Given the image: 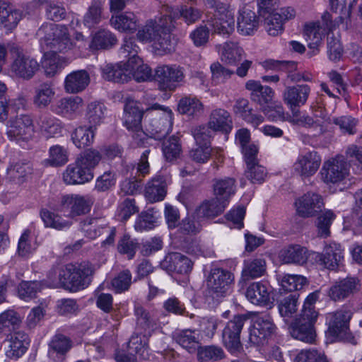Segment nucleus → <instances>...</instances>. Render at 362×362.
<instances>
[{"label":"nucleus","instance_id":"nucleus-6","mask_svg":"<svg viewBox=\"0 0 362 362\" xmlns=\"http://www.w3.org/2000/svg\"><path fill=\"white\" fill-rule=\"evenodd\" d=\"M248 317L245 315H238L229 320L222 331V341L226 349L233 354L243 351L240 341V334Z\"/></svg>","mask_w":362,"mask_h":362},{"label":"nucleus","instance_id":"nucleus-19","mask_svg":"<svg viewBox=\"0 0 362 362\" xmlns=\"http://www.w3.org/2000/svg\"><path fill=\"white\" fill-rule=\"evenodd\" d=\"M316 320L309 315L303 316V313H300L290 326L291 334L297 339L312 343L315 337L314 324Z\"/></svg>","mask_w":362,"mask_h":362},{"label":"nucleus","instance_id":"nucleus-37","mask_svg":"<svg viewBox=\"0 0 362 362\" xmlns=\"http://www.w3.org/2000/svg\"><path fill=\"white\" fill-rule=\"evenodd\" d=\"M51 50L46 52L43 57L42 67L47 76L52 77L55 76L58 71L64 67L68 63L66 58L59 56L57 53Z\"/></svg>","mask_w":362,"mask_h":362},{"label":"nucleus","instance_id":"nucleus-54","mask_svg":"<svg viewBox=\"0 0 362 362\" xmlns=\"http://www.w3.org/2000/svg\"><path fill=\"white\" fill-rule=\"evenodd\" d=\"M134 313L136 317V325L139 327L149 330L153 329L156 325L157 320L143 306L136 305L134 307Z\"/></svg>","mask_w":362,"mask_h":362},{"label":"nucleus","instance_id":"nucleus-26","mask_svg":"<svg viewBox=\"0 0 362 362\" xmlns=\"http://www.w3.org/2000/svg\"><path fill=\"white\" fill-rule=\"evenodd\" d=\"M271 288L262 282L251 284L246 291V297L252 304L269 305L271 303Z\"/></svg>","mask_w":362,"mask_h":362},{"label":"nucleus","instance_id":"nucleus-38","mask_svg":"<svg viewBox=\"0 0 362 362\" xmlns=\"http://www.w3.org/2000/svg\"><path fill=\"white\" fill-rule=\"evenodd\" d=\"M258 24V19L254 11H243L238 18V31L243 35H252L257 29Z\"/></svg>","mask_w":362,"mask_h":362},{"label":"nucleus","instance_id":"nucleus-25","mask_svg":"<svg viewBox=\"0 0 362 362\" xmlns=\"http://www.w3.org/2000/svg\"><path fill=\"white\" fill-rule=\"evenodd\" d=\"M93 177V173L85 169L76 160L75 163L69 165L63 173V180L66 185H83Z\"/></svg>","mask_w":362,"mask_h":362},{"label":"nucleus","instance_id":"nucleus-51","mask_svg":"<svg viewBox=\"0 0 362 362\" xmlns=\"http://www.w3.org/2000/svg\"><path fill=\"white\" fill-rule=\"evenodd\" d=\"M147 341L145 336L141 337L138 334L132 336L127 346V349L130 351V355L136 358V356L145 358L148 349Z\"/></svg>","mask_w":362,"mask_h":362},{"label":"nucleus","instance_id":"nucleus-18","mask_svg":"<svg viewBox=\"0 0 362 362\" xmlns=\"http://www.w3.org/2000/svg\"><path fill=\"white\" fill-rule=\"evenodd\" d=\"M298 214L303 218L315 216L322 211L324 206L322 197L315 192H308L295 202Z\"/></svg>","mask_w":362,"mask_h":362},{"label":"nucleus","instance_id":"nucleus-28","mask_svg":"<svg viewBox=\"0 0 362 362\" xmlns=\"http://www.w3.org/2000/svg\"><path fill=\"white\" fill-rule=\"evenodd\" d=\"M103 77L115 83L127 82L131 79V69L127 62L115 65L107 64L103 69Z\"/></svg>","mask_w":362,"mask_h":362},{"label":"nucleus","instance_id":"nucleus-33","mask_svg":"<svg viewBox=\"0 0 362 362\" xmlns=\"http://www.w3.org/2000/svg\"><path fill=\"white\" fill-rule=\"evenodd\" d=\"M232 119L229 112L223 109L213 110L209 117L208 125L209 128L216 132L228 133L232 129Z\"/></svg>","mask_w":362,"mask_h":362},{"label":"nucleus","instance_id":"nucleus-64","mask_svg":"<svg viewBox=\"0 0 362 362\" xmlns=\"http://www.w3.org/2000/svg\"><path fill=\"white\" fill-rule=\"evenodd\" d=\"M245 175L252 183L261 184L264 181L267 173L264 167L255 163L247 167Z\"/></svg>","mask_w":362,"mask_h":362},{"label":"nucleus","instance_id":"nucleus-16","mask_svg":"<svg viewBox=\"0 0 362 362\" xmlns=\"http://www.w3.org/2000/svg\"><path fill=\"white\" fill-rule=\"evenodd\" d=\"M11 69L17 77L29 80L39 71L40 64L35 59L17 51Z\"/></svg>","mask_w":362,"mask_h":362},{"label":"nucleus","instance_id":"nucleus-57","mask_svg":"<svg viewBox=\"0 0 362 362\" xmlns=\"http://www.w3.org/2000/svg\"><path fill=\"white\" fill-rule=\"evenodd\" d=\"M202 229L201 218L197 216L196 212L185 218L180 224L179 230L181 233L189 235H195Z\"/></svg>","mask_w":362,"mask_h":362},{"label":"nucleus","instance_id":"nucleus-41","mask_svg":"<svg viewBox=\"0 0 362 362\" xmlns=\"http://www.w3.org/2000/svg\"><path fill=\"white\" fill-rule=\"evenodd\" d=\"M137 18L133 13L127 12L112 16L111 25L117 30L122 32L133 33L137 28Z\"/></svg>","mask_w":362,"mask_h":362},{"label":"nucleus","instance_id":"nucleus-17","mask_svg":"<svg viewBox=\"0 0 362 362\" xmlns=\"http://www.w3.org/2000/svg\"><path fill=\"white\" fill-rule=\"evenodd\" d=\"M311 88L308 84H297L286 86L282 94L284 103L292 110L306 104Z\"/></svg>","mask_w":362,"mask_h":362},{"label":"nucleus","instance_id":"nucleus-44","mask_svg":"<svg viewBox=\"0 0 362 362\" xmlns=\"http://www.w3.org/2000/svg\"><path fill=\"white\" fill-rule=\"evenodd\" d=\"M243 54L244 51L238 43L228 42L223 47L221 60L226 64L235 66L241 61Z\"/></svg>","mask_w":362,"mask_h":362},{"label":"nucleus","instance_id":"nucleus-35","mask_svg":"<svg viewBox=\"0 0 362 362\" xmlns=\"http://www.w3.org/2000/svg\"><path fill=\"white\" fill-rule=\"evenodd\" d=\"M117 43L115 34L110 30L102 29L94 33L89 44L91 51L109 49Z\"/></svg>","mask_w":362,"mask_h":362},{"label":"nucleus","instance_id":"nucleus-58","mask_svg":"<svg viewBox=\"0 0 362 362\" xmlns=\"http://www.w3.org/2000/svg\"><path fill=\"white\" fill-rule=\"evenodd\" d=\"M101 158L102 156L98 151L90 148L81 153L76 160L90 173H93V170L98 165Z\"/></svg>","mask_w":362,"mask_h":362},{"label":"nucleus","instance_id":"nucleus-2","mask_svg":"<svg viewBox=\"0 0 362 362\" xmlns=\"http://www.w3.org/2000/svg\"><path fill=\"white\" fill-rule=\"evenodd\" d=\"M37 35L41 37L42 47L45 45L47 49L66 52L74 47L68 28L64 25L45 23L38 30Z\"/></svg>","mask_w":362,"mask_h":362},{"label":"nucleus","instance_id":"nucleus-46","mask_svg":"<svg viewBox=\"0 0 362 362\" xmlns=\"http://www.w3.org/2000/svg\"><path fill=\"white\" fill-rule=\"evenodd\" d=\"M34 104L40 108L47 107L54 98L55 92L51 83H43L35 89Z\"/></svg>","mask_w":362,"mask_h":362},{"label":"nucleus","instance_id":"nucleus-21","mask_svg":"<svg viewBox=\"0 0 362 362\" xmlns=\"http://www.w3.org/2000/svg\"><path fill=\"white\" fill-rule=\"evenodd\" d=\"M360 286L358 279L346 277L335 281L329 288L327 295L334 301L343 300L358 291Z\"/></svg>","mask_w":362,"mask_h":362},{"label":"nucleus","instance_id":"nucleus-12","mask_svg":"<svg viewBox=\"0 0 362 362\" xmlns=\"http://www.w3.org/2000/svg\"><path fill=\"white\" fill-rule=\"evenodd\" d=\"M29 344L28 335L23 331H17L7 334L3 348L7 358L16 360L25 354Z\"/></svg>","mask_w":362,"mask_h":362},{"label":"nucleus","instance_id":"nucleus-61","mask_svg":"<svg viewBox=\"0 0 362 362\" xmlns=\"http://www.w3.org/2000/svg\"><path fill=\"white\" fill-rule=\"evenodd\" d=\"M68 160V151L65 148L59 145L50 147L47 161L52 166L63 165Z\"/></svg>","mask_w":362,"mask_h":362},{"label":"nucleus","instance_id":"nucleus-36","mask_svg":"<svg viewBox=\"0 0 362 362\" xmlns=\"http://www.w3.org/2000/svg\"><path fill=\"white\" fill-rule=\"evenodd\" d=\"M226 201H220L216 198L203 202L195 210L197 216L200 218H213L221 214L226 207Z\"/></svg>","mask_w":362,"mask_h":362},{"label":"nucleus","instance_id":"nucleus-29","mask_svg":"<svg viewBox=\"0 0 362 362\" xmlns=\"http://www.w3.org/2000/svg\"><path fill=\"white\" fill-rule=\"evenodd\" d=\"M167 194V184L162 176H156L148 181L145 187L144 195L151 203L160 202Z\"/></svg>","mask_w":362,"mask_h":362},{"label":"nucleus","instance_id":"nucleus-56","mask_svg":"<svg viewBox=\"0 0 362 362\" xmlns=\"http://www.w3.org/2000/svg\"><path fill=\"white\" fill-rule=\"evenodd\" d=\"M163 153L168 161H173L180 157L182 146L178 137L173 136L163 143Z\"/></svg>","mask_w":362,"mask_h":362},{"label":"nucleus","instance_id":"nucleus-60","mask_svg":"<svg viewBox=\"0 0 362 362\" xmlns=\"http://www.w3.org/2000/svg\"><path fill=\"white\" fill-rule=\"evenodd\" d=\"M41 288L40 281H22L18 286V293L21 299L28 300L35 298Z\"/></svg>","mask_w":362,"mask_h":362},{"label":"nucleus","instance_id":"nucleus-48","mask_svg":"<svg viewBox=\"0 0 362 362\" xmlns=\"http://www.w3.org/2000/svg\"><path fill=\"white\" fill-rule=\"evenodd\" d=\"M197 351V359L202 362L217 361L225 358L223 350L217 346H199Z\"/></svg>","mask_w":362,"mask_h":362},{"label":"nucleus","instance_id":"nucleus-34","mask_svg":"<svg viewBox=\"0 0 362 362\" xmlns=\"http://www.w3.org/2000/svg\"><path fill=\"white\" fill-rule=\"evenodd\" d=\"M72 345L70 337L62 333H56L48 344V354L49 357H64L70 351Z\"/></svg>","mask_w":362,"mask_h":362},{"label":"nucleus","instance_id":"nucleus-15","mask_svg":"<svg viewBox=\"0 0 362 362\" xmlns=\"http://www.w3.org/2000/svg\"><path fill=\"white\" fill-rule=\"evenodd\" d=\"M321 164V157L315 151H308L300 154L293 168L294 172L302 178H308L314 175Z\"/></svg>","mask_w":362,"mask_h":362},{"label":"nucleus","instance_id":"nucleus-5","mask_svg":"<svg viewBox=\"0 0 362 362\" xmlns=\"http://www.w3.org/2000/svg\"><path fill=\"white\" fill-rule=\"evenodd\" d=\"M352 312L347 308L327 313L326 315L328 329L327 334L334 338L341 340H346L356 344L355 339L349 333V322L352 317Z\"/></svg>","mask_w":362,"mask_h":362},{"label":"nucleus","instance_id":"nucleus-40","mask_svg":"<svg viewBox=\"0 0 362 362\" xmlns=\"http://www.w3.org/2000/svg\"><path fill=\"white\" fill-rule=\"evenodd\" d=\"M83 100L78 96L64 98L58 100L53 111L63 116H71L82 107Z\"/></svg>","mask_w":362,"mask_h":362},{"label":"nucleus","instance_id":"nucleus-27","mask_svg":"<svg viewBox=\"0 0 362 362\" xmlns=\"http://www.w3.org/2000/svg\"><path fill=\"white\" fill-rule=\"evenodd\" d=\"M308 249L299 245H292L283 248L279 255L280 260L285 264H305L309 257Z\"/></svg>","mask_w":362,"mask_h":362},{"label":"nucleus","instance_id":"nucleus-7","mask_svg":"<svg viewBox=\"0 0 362 362\" xmlns=\"http://www.w3.org/2000/svg\"><path fill=\"white\" fill-rule=\"evenodd\" d=\"M234 281V275L230 272L216 267L211 269L206 279L208 293L216 301L227 295L231 284Z\"/></svg>","mask_w":362,"mask_h":362},{"label":"nucleus","instance_id":"nucleus-20","mask_svg":"<svg viewBox=\"0 0 362 362\" xmlns=\"http://www.w3.org/2000/svg\"><path fill=\"white\" fill-rule=\"evenodd\" d=\"M172 115L170 110L153 115L146 127L147 131L156 139L160 140L165 137L172 129Z\"/></svg>","mask_w":362,"mask_h":362},{"label":"nucleus","instance_id":"nucleus-14","mask_svg":"<svg viewBox=\"0 0 362 362\" xmlns=\"http://www.w3.org/2000/svg\"><path fill=\"white\" fill-rule=\"evenodd\" d=\"M34 127L31 117L21 115L11 119L7 123L6 134L11 140H27L32 137Z\"/></svg>","mask_w":362,"mask_h":362},{"label":"nucleus","instance_id":"nucleus-24","mask_svg":"<svg viewBox=\"0 0 362 362\" xmlns=\"http://www.w3.org/2000/svg\"><path fill=\"white\" fill-rule=\"evenodd\" d=\"M192 262L185 255L179 252L168 254L161 262V267L168 272L181 274H188L192 269Z\"/></svg>","mask_w":362,"mask_h":362},{"label":"nucleus","instance_id":"nucleus-62","mask_svg":"<svg viewBox=\"0 0 362 362\" xmlns=\"http://www.w3.org/2000/svg\"><path fill=\"white\" fill-rule=\"evenodd\" d=\"M103 5L100 1L93 0L84 16V23L88 27L94 26L101 20Z\"/></svg>","mask_w":362,"mask_h":362},{"label":"nucleus","instance_id":"nucleus-47","mask_svg":"<svg viewBox=\"0 0 362 362\" xmlns=\"http://www.w3.org/2000/svg\"><path fill=\"white\" fill-rule=\"evenodd\" d=\"M39 126L41 132L47 138L58 136L62 131V122L54 117H41Z\"/></svg>","mask_w":362,"mask_h":362},{"label":"nucleus","instance_id":"nucleus-39","mask_svg":"<svg viewBox=\"0 0 362 362\" xmlns=\"http://www.w3.org/2000/svg\"><path fill=\"white\" fill-rule=\"evenodd\" d=\"M177 110L182 115L195 117L200 116L204 112V105L198 98L187 96L180 100Z\"/></svg>","mask_w":362,"mask_h":362},{"label":"nucleus","instance_id":"nucleus-42","mask_svg":"<svg viewBox=\"0 0 362 362\" xmlns=\"http://www.w3.org/2000/svg\"><path fill=\"white\" fill-rule=\"evenodd\" d=\"M95 128L93 126H79L71 134L74 145L79 148L90 146L93 142Z\"/></svg>","mask_w":362,"mask_h":362},{"label":"nucleus","instance_id":"nucleus-32","mask_svg":"<svg viewBox=\"0 0 362 362\" xmlns=\"http://www.w3.org/2000/svg\"><path fill=\"white\" fill-rule=\"evenodd\" d=\"M213 189L215 198L220 201H226V204L228 205L229 199L235 193L236 181L229 177L214 179Z\"/></svg>","mask_w":362,"mask_h":362},{"label":"nucleus","instance_id":"nucleus-50","mask_svg":"<svg viewBox=\"0 0 362 362\" xmlns=\"http://www.w3.org/2000/svg\"><path fill=\"white\" fill-rule=\"evenodd\" d=\"M105 110V105L101 103L93 102L88 104L86 117L89 125L96 129V126L99 125L104 119Z\"/></svg>","mask_w":362,"mask_h":362},{"label":"nucleus","instance_id":"nucleus-22","mask_svg":"<svg viewBox=\"0 0 362 362\" xmlns=\"http://www.w3.org/2000/svg\"><path fill=\"white\" fill-rule=\"evenodd\" d=\"M320 264L329 270H336L343 264L344 252L341 245L336 243H326L322 253H317Z\"/></svg>","mask_w":362,"mask_h":362},{"label":"nucleus","instance_id":"nucleus-43","mask_svg":"<svg viewBox=\"0 0 362 362\" xmlns=\"http://www.w3.org/2000/svg\"><path fill=\"white\" fill-rule=\"evenodd\" d=\"M299 308L298 295L290 294L278 300V309L285 320H290L298 311Z\"/></svg>","mask_w":362,"mask_h":362},{"label":"nucleus","instance_id":"nucleus-11","mask_svg":"<svg viewBox=\"0 0 362 362\" xmlns=\"http://www.w3.org/2000/svg\"><path fill=\"white\" fill-rule=\"evenodd\" d=\"M320 173L325 183H337L349 175V165L342 156H337L324 162Z\"/></svg>","mask_w":362,"mask_h":362},{"label":"nucleus","instance_id":"nucleus-1","mask_svg":"<svg viewBox=\"0 0 362 362\" xmlns=\"http://www.w3.org/2000/svg\"><path fill=\"white\" fill-rule=\"evenodd\" d=\"M174 28L170 16H165L156 22L148 20L137 32L138 40L143 42H153L155 49L158 54L169 53L175 49V42L170 31Z\"/></svg>","mask_w":362,"mask_h":362},{"label":"nucleus","instance_id":"nucleus-8","mask_svg":"<svg viewBox=\"0 0 362 362\" xmlns=\"http://www.w3.org/2000/svg\"><path fill=\"white\" fill-rule=\"evenodd\" d=\"M183 68L177 65H159L155 69L154 80L158 88L164 91H173L179 83L183 81Z\"/></svg>","mask_w":362,"mask_h":362},{"label":"nucleus","instance_id":"nucleus-55","mask_svg":"<svg viewBox=\"0 0 362 362\" xmlns=\"http://www.w3.org/2000/svg\"><path fill=\"white\" fill-rule=\"evenodd\" d=\"M139 47L136 45L135 39L133 37H125L124 42L120 48V55L127 59V62L136 63L141 62V58L138 57Z\"/></svg>","mask_w":362,"mask_h":362},{"label":"nucleus","instance_id":"nucleus-52","mask_svg":"<svg viewBox=\"0 0 362 362\" xmlns=\"http://www.w3.org/2000/svg\"><path fill=\"white\" fill-rule=\"evenodd\" d=\"M40 215L45 227L60 230L69 228L71 226L70 222L63 220L61 216L46 209H41Z\"/></svg>","mask_w":362,"mask_h":362},{"label":"nucleus","instance_id":"nucleus-53","mask_svg":"<svg viewBox=\"0 0 362 362\" xmlns=\"http://www.w3.org/2000/svg\"><path fill=\"white\" fill-rule=\"evenodd\" d=\"M319 23H311L305 26L304 35L310 49H317L322 43V35Z\"/></svg>","mask_w":362,"mask_h":362},{"label":"nucleus","instance_id":"nucleus-45","mask_svg":"<svg viewBox=\"0 0 362 362\" xmlns=\"http://www.w3.org/2000/svg\"><path fill=\"white\" fill-rule=\"evenodd\" d=\"M267 264L264 258H255L245 262L243 276L245 279L258 278L266 272Z\"/></svg>","mask_w":362,"mask_h":362},{"label":"nucleus","instance_id":"nucleus-63","mask_svg":"<svg viewBox=\"0 0 362 362\" xmlns=\"http://www.w3.org/2000/svg\"><path fill=\"white\" fill-rule=\"evenodd\" d=\"M127 63L129 69H131V78L133 77L136 81L141 82L148 80L151 77V69L147 65L141 62Z\"/></svg>","mask_w":362,"mask_h":362},{"label":"nucleus","instance_id":"nucleus-31","mask_svg":"<svg viewBox=\"0 0 362 362\" xmlns=\"http://www.w3.org/2000/svg\"><path fill=\"white\" fill-rule=\"evenodd\" d=\"M173 339L189 352H194L199 347V334L195 329H177L173 334Z\"/></svg>","mask_w":362,"mask_h":362},{"label":"nucleus","instance_id":"nucleus-23","mask_svg":"<svg viewBox=\"0 0 362 362\" xmlns=\"http://www.w3.org/2000/svg\"><path fill=\"white\" fill-rule=\"evenodd\" d=\"M245 88L251 91V99L259 106L261 111L274 103V90L269 86H262L257 81L250 80L245 83Z\"/></svg>","mask_w":362,"mask_h":362},{"label":"nucleus","instance_id":"nucleus-3","mask_svg":"<svg viewBox=\"0 0 362 362\" xmlns=\"http://www.w3.org/2000/svg\"><path fill=\"white\" fill-rule=\"evenodd\" d=\"M95 272L94 266L88 262L78 265L68 264L60 271L59 276L62 286L73 291L86 288Z\"/></svg>","mask_w":362,"mask_h":362},{"label":"nucleus","instance_id":"nucleus-30","mask_svg":"<svg viewBox=\"0 0 362 362\" xmlns=\"http://www.w3.org/2000/svg\"><path fill=\"white\" fill-rule=\"evenodd\" d=\"M90 83V76L85 70H78L68 74L64 81V89L69 93L83 90Z\"/></svg>","mask_w":362,"mask_h":362},{"label":"nucleus","instance_id":"nucleus-13","mask_svg":"<svg viewBox=\"0 0 362 362\" xmlns=\"http://www.w3.org/2000/svg\"><path fill=\"white\" fill-rule=\"evenodd\" d=\"M93 205L92 200L79 194H66L61 198L60 210L68 213L70 218L82 216L88 214Z\"/></svg>","mask_w":362,"mask_h":362},{"label":"nucleus","instance_id":"nucleus-9","mask_svg":"<svg viewBox=\"0 0 362 362\" xmlns=\"http://www.w3.org/2000/svg\"><path fill=\"white\" fill-rule=\"evenodd\" d=\"M276 326L269 315L257 317L249 329L248 343L255 346H264L274 333Z\"/></svg>","mask_w":362,"mask_h":362},{"label":"nucleus","instance_id":"nucleus-49","mask_svg":"<svg viewBox=\"0 0 362 362\" xmlns=\"http://www.w3.org/2000/svg\"><path fill=\"white\" fill-rule=\"evenodd\" d=\"M21 322L19 314L14 310H7L0 314V334H8Z\"/></svg>","mask_w":362,"mask_h":362},{"label":"nucleus","instance_id":"nucleus-4","mask_svg":"<svg viewBox=\"0 0 362 362\" xmlns=\"http://www.w3.org/2000/svg\"><path fill=\"white\" fill-rule=\"evenodd\" d=\"M143 113L138 102L132 99H127L124 105V124L127 129L132 132V145L135 147L144 146L148 140V136L143 131L141 125Z\"/></svg>","mask_w":362,"mask_h":362},{"label":"nucleus","instance_id":"nucleus-10","mask_svg":"<svg viewBox=\"0 0 362 362\" xmlns=\"http://www.w3.org/2000/svg\"><path fill=\"white\" fill-rule=\"evenodd\" d=\"M209 24L214 33L229 36L235 30L234 11L223 3H218L216 6V13L209 21Z\"/></svg>","mask_w":362,"mask_h":362},{"label":"nucleus","instance_id":"nucleus-59","mask_svg":"<svg viewBox=\"0 0 362 362\" xmlns=\"http://www.w3.org/2000/svg\"><path fill=\"white\" fill-rule=\"evenodd\" d=\"M307 284V279L301 275L286 274L281 279L283 289L289 292L301 290Z\"/></svg>","mask_w":362,"mask_h":362}]
</instances>
